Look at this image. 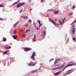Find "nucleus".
<instances>
[{"label": "nucleus", "instance_id": "1", "mask_svg": "<svg viewBox=\"0 0 76 76\" xmlns=\"http://www.w3.org/2000/svg\"><path fill=\"white\" fill-rule=\"evenodd\" d=\"M48 19L50 22L52 23L53 24H54L55 26H56V25L57 26L58 25V24H57L56 23V22H55L54 20H52L51 18H49Z\"/></svg>", "mask_w": 76, "mask_h": 76}, {"label": "nucleus", "instance_id": "2", "mask_svg": "<svg viewBox=\"0 0 76 76\" xmlns=\"http://www.w3.org/2000/svg\"><path fill=\"white\" fill-rule=\"evenodd\" d=\"M35 52H34L32 53L31 58L33 60H35V59L34 56H35Z\"/></svg>", "mask_w": 76, "mask_h": 76}, {"label": "nucleus", "instance_id": "3", "mask_svg": "<svg viewBox=\"0 0 76 76\" xmlns=\"http://www.w3.org/2000/svg\"><path fill=\"white\" fill-rule=\"evenodd\" d=\"M65 63L64 62V64H63V65H62L61 66H60L59 67H57V68H53V69H61V68H63L64 66H65Z\"/></svg>", "mask_w": 76, "mask_h": 76}, {"label": "nucleus", "instance_id": "4", "mask_svg": "<svg viewBox=\"0 0 76 76\" xmlns=\"http://www.w3.org/2000/svg\"><path fill=\"white\" fill-rule=\"evenodd\" d=\"M25 2H23L22 3H19L17 5V8H19V7H20L21 6H23L25 4Z\"/></svg>", "mask_w": 76, "mask_h": 76}, {"label": "nucleus", "instance_id": "5", "mask_svg": "<svg viewBox=\"0 0 76 76\" xmlns=\"http://www.w3.org/2000/svg\"><path fill=\"white\" fill-rule=\"evenodd\" d=\"M73 70L72 69H69V70H68V71L67 72V73L66 74H65L66 75H68V74H71V73H72L73 72Z\"/></svg>", "mask_w": 76, "mask_h": 76}, {"label": "nucleus", "instance_id": "6", "mask_svg": "<svg viewBox=\"0 0 76 76\" xmlns=\"http://www.w3.org/2000/svg\"><path fill=\"white\" fill-rule=\"evenodd\" d=\"M24 50L25 51H29V50H31L32 49L30 48L26 47L24 48Z\"/></svg>", "mask_w": 76, "mask_h": 76}, {"label": "nucleus", "instance_id": "7", "mask_svg": "<svg viewBox=\"0 0 76 76\" xmlns=\"http://www.w3.org/2000/svg\"><path fill=\"white\" fill-rule=\"evenodd\" d=\"M35 63L32 61H31L30 62H29L28 64V66H35Z\"/></svg>", "mask_w": 76, "mask_h": 76}, {"label": "nucleus", "instance_id": "8", "mask_svg": "<svg viewBox=\"0 0 76 76\" xmlns=\"http://www.w3.org/2000/svg\"><path fill=\"white\" fill-rule=\"evenodd\" d=\"M73 65V64H68V65H66V66H65L63 69H62V71H64V69H66V68H67V67H68V66H71V65Z\"/></svg>", "mask_w": 76, "mask_h": 76}, {"label": "nucleus", "instance_id": "9", "mask_svg": "<svg viewBox=\"0 0 76 76\" xmlns=\"http://www.w3.org/2000/svg\"><path fill=\"white\" fill-rule=\"evenodd\" d=\"M73 62H74L73 61H70V62H69V64H72V65H71V66L76 65V63H73Z\"/></svg>", "mask_w": 76, "mask_h": 76}, {"label": "nucleus", "instance_id": "10", "mask_svg": "<svg viewBox=\"0 0 76 76\" xmlns=\"http://www.w3.org/2000/svg\"><path fill=\"white\" fill-rule=\"evenodd\" d=\"M61 72V71H59L58 72H57L55 73L54 74L55 75H58Z\"/></svg>", "mask_w": 76, "mask_h": 76}, {"label": "nucleus", "instance_id": "11", "mask_svg": "<svg viewBox=\"0 0 76 76\" xmlns=\"http://www.w3.org/2000/svg\"><path fill=\"white\" fill-rule=\"evenodd\" d=\"M76 28L74 27L72 30V32L73 34H75V31Z\"/></svg>", "mask_w": 76, "mask_h": 76}, {"label": "nucleus", "instance_id": "12", "mask_svg": "<svg viewBox=\"0 0 76 76\" xmlns=\"http://www.w3.org/2000/svg\"><path fill=\"white\" fill-rule=\"evenodd\" d=\"M17 35H16L15 36V35H13V38L14 39H17Z\"/></svg>", "mask_w": 76, "mask_h": 76}, {"label": "nucleus", "instance_id": "13", "mask_svg": "<svg viewBox=\"0 0 76 76\" xmlns=\"http://www.w3.org/2000/svg\"><path fill=\"white\" fill-rule=\"evenodd\" d=\"M22 18H23V19H27L28 18V17L27 16L24 17V15H23V16H22Z\"/></svg>", "mask_w": 76, "mask_h": 76}, {"label": "nucleus", "instance_id": "14", "mask_svg": "<svg viewBox=\"0 0 76 76\" xmlns=\"http://www.w3.org/2000/svg\"><path fill=\"white\" fill-rule=\"evenodd\" d=\"M58 12H59L58 11H54L55 14H57Z\"/></svg>", "mask_w": 76, "mask_h": 76}, {"label": "nucleus", "instance_id": "15", "mask_svg": "<svg viewBox=\"0 0 76 76\" xmlns=\"http://www.w3.org/2000/svg\"><path fill=\"white\" fill-rule=\"evenodd\" d=\"M9 52V50H6V51H5V52H4L3 53L4 54H7V53H8Z\"/></svg>", "mask_w": 76, "mask_h": 76}, {"label": "nucleus", "instance_id": "16", "mask_svg": "<svg viewBox=\"0 0 76 76\" xmlns=\"http://www.w3.org/2000/svg\"><path fill=\"white\" fill-rule=\"evenodd\" d=\"M43 34H44V35H42L43 37H45V34H46V32H45V31H43Z\"/></svg>", "mask_w": 76, "mask_h": 76}, {"label": "nucleus", "instance_id": "17", "mask_svg": "<svg viewBox=\"0 0 76 76\" xmlns=\"http://www.w3.org/2000/svg\"><path fill=\"white\" fill-rule=\"evenodd\" d=\"M11 48V46H9V47H8H8H5V49H10Z\"/></svg>", "mask_w": 76, "mask_h": 76}, {"label": "nucleus", "instance_id": "18", "mask_svg": "<svg viewBox=\"0 0 76 76\" xmlns=\"http://www.w3.org/2000/svg\"><path fill=\"white\" fill-rule=\"evenodd\" d=\"M18 22H17L16 23H15V24L14 25V27H16V25H17V24H18Z\"/></svg>", "mask_w": 76, "mask_h": 76}, {"label": "nucleus", "instance_id": "19", "mask_svg": "<svg viewBox=\"0 0 76 76\" xmlns=\"http://www.w3.org/2000/svg\"><path fill=\"white\" fill-rule=\"evenodd\" d=\"M36 37V36L35 35L34 36V39H33V40L34 41V42H35V41H36V39H35Z\"/></svg>", "mask_w": 76, "mask_h": 76}, {"label": "nucleus", "instance_id": "20", "mask_svg": "<svg viewBox=\"0 0 76 76\" xmlns=\"http://www.w3.org/2000/svg\"><path fill=\"white\" fill-rule=\"evenodd\" d=\"M76 20H75V21H74L73 23H71V24H70V25H72V24H74V23H76Z\"/></svg>", "mask_w": 76, "mask_h": 76}, {"label": "nucleus", "instance_id": "21", "mask_svg": "<svg viewBox=\"0 0 76 76\" xmlns=\"http://www.w3.org/2000/svg\"><path fill=\"white\" fill-rule=\"evenodd\" d=\"M7 40L6 38H3V41L4 42H5Z\"/></svg>", "mask_w": 76, "mask_h": 76}, {"label": "nucleus", "instance_id": "22", "mask_svg": "<svg viewBox=\"0 0 76 76\" xmlns=\"http://www.w3.org/2000/svg\"><path fill=\"white\" fill-rule=\"evenodd\" d=\"M4 4H0V7H4Z\"/></svg>", "mask_w": 76, "mask_h": 76}, {"label": "nucleus", "instance_id": "23", "mask_svg": "<svg viewBox=\"0 0 76 76\" xmlns=\"http://www.w3.org/2000/svg\"><path fill=\"white\" fill-rule=\"evenodd\" d=\"M57 62H58L57 59L55 61V62H54V64H56V63H57Z\"/></svg>", "mask_w": 76, "mask_h": 76}, {"label": "nucleus", "instance_id": "24", "mask_svg": "<svg viewBox=\"0 0 76 76\" xmlns=\"http://www.w3.org/2000/svg\"><path fill=\"white\" fill-rule=\"evenodd\" d=\"M38 71H33L31 72V73H34V72H37Z\"/></svg>", "mask_w": 76, "mask_h": 76}, {"label": "nucleus", "instance_id": "25", "mask_svg": "<svg viewBox=\"0 0 76 76\" xmlns=\"http://www.w3.org/2000/svg\"><path fill=\"white\" fill-rule=\"evenodd\" d=\"M57 62H58V61H60L61 60V59L60 58H59L58 59H57Z\"/></svg>", "mask_w": 76, "mask_h": 76}, {"label": "nucleus", "instance_id": "26", "mask_svg": "<svg viewBox=\"0 0 76 76\" xmlns=\"http://www.w3.org/2000/svg\"><path fill=\"white\" fill-rule=\"evenodd\" d=\"M31 30L30 29H28V30H27L26 31V33H27L28 31H30Z\"/></svg>", "mask_w": 76, "mask_h": 76}, {"label": "nucleus", "instance_id": "27", "mask_svg": "<svg viewBox=\"0 0 76 76\" xmlns=\"http://www.w3.org/2000/svg\"><path fill=\"white\" fill-rule=\"evenodd\" d=\"M59 22L60 23V25H61L62 24V22L60 20H59Z\"/></svg>", "mask_w": 76, "mask_h": 76}, {"label": "nucleus", "instance_id": "28", "mask_svg": "<svg viewBox=\"0 0 76 76\" xmlns=\"http://www.w3.org/2000/svg\"><path fill=\"white\" fill-rule=\"evenodd\" d=\"M65 19H66V18H64V19H63L62 20V22H63V23H64V21H65Z\"/></svg>", "mask_w": 76, "mask_h": 76}, {"label": "nucleus", "instance_id": "29", "mask_svg": "<svg viewBox=\"0 0 76 76\" xmlns=\"http://www.w3.org/2000/svg\"><path fill=\"white\" fill-rule=\"evenodd\" d=\"M73 40L74 41H75V40H76V38L75 37H73Z\"/></svg>", "mask_w": 76, "mask_h": 76}, {"label": "nucleus", "instance_id": "30", "mask_svg": "<svg viewBox=\"0 0 76 76\" xmlns=\"http://www.w3.org/2000/svg\"><path fill=\"white\" fill-rule=\"evenodd\" d=\"M28 22L29 23H31V20H29Z\"/></svg>", "mask_w": 76, "mask_h": 76}, {"label": "nucleus", "instance_id": "31", "mask_svg": "<svg viewBox=\"0 0 76 76\" xmlns=\"http://www.w3.org/2000/svg\"><path fill=\"white\" fill-rule=\"evenodd\" d=\"M16 4H17V2H15L12 5H15Z\"/></svg>", "mask_w": 76, "mask_h": 76}, {"label": "nucleus", "instance_id": "32", "mask_svg": "<svg viewBox=\"0 0 76 76\" xmlns=\"http://www.w3.org/2000/svg\"><path fill=\"white\" fill-rule=\"evenodd\" d=\"M73 12H71V13H70L69 14V15H73Z\"/></svg>", "mask_w": 76, "mask_h": 76}, {"label": "nucleus", "instance_id": "33", "mask_svg": "<svg viewBox=\"0 0 76 76\" xmlns=\"http://www.w3.org/2000/svg\"><path fill=\"white\" fill-rule=\"evenodd\" d=\"M33 24H34V25H35L34 26L35 27H36V23H35V22H34Z\"/></svg>", "mask_w": 76, "mask_h": 76}, {"label": "nucleus", "instance_id": "34", "mask_svg": "<svg viewBox=\"0 0 76 76\" xmlns=\"http://www.w3.org/2000/svg\"><path fill=\"white\" fill-rule=\"evenodd\" d=\"M42 23H40V26H39V27H40V26H42Z\"/></svg>", "mask_w": 76, "mask_h": 76}, {"label": "nucleus", "instance_id": "35", "mask_svg": "<svg viewBox=\"0 0 76 76\" xmlns=\"http://www.w3.org/2000/svg\"><path fill=\"white\" fill-rule=\"evenodd\" d=\"M38 23H39V24L40 25V23H41V21H39V20H38Z\"/></svg>", "mask_w": 76, "mask_h": 76}, {"label": "nucleus", "instance_id": "36", "mask_svg": "<svg viewBox=\"0 0 76 76\" xmlns=\"http://www.w3.org/2000/svg\"><path fill=\"white\" fill-rule=\"evenodd\" d=\"M22 11H23V10H20V13H21V12H22Z\"/></svg>", "mask_w": 76, "mask_h": 76}, {"label": "nucleus", "instance_id": "37", "mask_svg": "<svg viewBox=\"0 0 76 76\" xmlns=\"http://www.w3.org/2000/svg\"><path fill=\"white\" fill-rule=\"evenodd\" d=\"M75 6H73L72 7V8H73L74 9V8H75Z\"/></svg>", "mask_w": 76, "mask_h": 76}, {"label": "nucleus", "instance_id": "38", "mask_svg": "<svg viewBox=\"0 0 76 76\" xmlns=\"http://www.w3.org/2000/svg\"><path fill=\"white\" fill-rule=\"evenodd\" d=\"M3 18H0V20H3Z\"/></svg>", "mask_w": 76, "mask_h": 76}, {"label": "nucleus", "instance_id": "39", "mask_svg": "<svg viewBox=\"0 0 76 76\" xmlns=\"http://www.w3.org/2000/svg\"><path fill=\"white\" fill-rule=\"evenodd\" d=\"M20 0H18V1H17V4L18 3V2H20Z\"/></svg>", "mask_w": 76, "mask_h": 76}, {"label": "nucleus", "instance_id": "40", "mask_svg": "<svg viewBox=\"0 0 76 76\" xmlns=\"http://www.w3.org/2000/svg\"><path fill=\"white\" fill-rule=\"evenodd\" d=\"M50 10L51 11H54V10H49L48 11H50Z\"/></svg>", "mask_w": 76, "mask_h": 76}, {"label": "nucleus", "instance_id": "41", "mask_svg": "<svg viewBox=\"0 0 76 76\" xmlns=\"http://www.w3.org/2000/svg\"><path fill=\"white\" fill-rule=\"evenodd\" d=\"M20 31L21 32H23V29H22L21 30H20Z\"/></svg>", "mask_w": 76, "mask_h": 76}, {"label": "nucleus", "instance_id": "42", "mask_svg": "<svg viewBox=\"0 0 76 76\" xmlns=\"http://www.w3.org/2000/svg\"><path fill=\"white\" fill-rule=\"evenodd\" d=\"M53 60H54V58H53L52 59H51L50 60V61H53Z\"/></svg>", "mask_w": 76, "mask_h": 76}, {"label": "nucleus", "instance_id": "43", "mask_svg": "<svg viewBox=\"0 0 76 76\" xmlns=\"http://www.w3.org/2000/svg\"><path fill=\"white\" fill-rule=\"evenodd\" d=\"M28 24H26V27H27L28 26Z\"/></svg>", "mask_w": 76, "mask_h": 76}, {"label": "nucleus", "instance_id": "44", "mask_svg": "<svg viewBox=\"0 0 76 76\" xmlns=\"http://www.w3.org/2000/svg\"><path fill=\"white\" fill-rule=\"evenodd\" d=\"M72 27H75V25H72Z\"/></svg>", "mask_w": 76, "mask_h": 76}, {"label": "nucleus", "instance_id": "45", "mask_svg": "<svg viewBox=\"0 0 76 76\" xmlns=\"http://www.w3.org/2000/svg\"><path fill=\"white\" fill-rule=\"evenodd\" d=\"M22 36L23 37H25V35H22Z\"/></svg>", "mask_w": 76, "mask_h": 76}, {"label": "nucleus", "instance_id": "46", "mask_svg": "<svg viewBox=\"0 0 76 76\" xmlns=\"http://www.w3.org/2000/svg\"><path fill=\"white\" fill-rule=\"evenodd\" d=\"M33 9H31V10H30V11H32V10Z\"/></svg>", "mask_w": 76, "mask_h": 76}, {"label": "nucleus", "instance_id": "47", "mask_svg": "<svg viewBox=\"0 0 76 76\" xmlns=\"http://www.w3.org/2000/svg\"><path fill=\"white\" fill-rule=\"evenodd\" d=\"M43 64H40V65H43Z\"/></svg>", "mask_w": 76, "mask_h": 76}, {"label": "nucleus", "instance_id": "48", "mask_svg": "<svg viewBox=\"0 0 76 76\" xmlns=\"http://www.w3.org/2000/svg\"><path fill=\"white\" fill-rule=\"evenodd\" d=\"M37 30H38V27H37Z\"/></svg>", "mask_w": 76, "mask_h": 76}, {"label": "nucleus", "instance_id": "49", "mask_svg": "<svg viewBox=\"0 0 76 76\" xmlns=\"http://www.w3.org/2000/svg\"><path fill=\"white\" fill-rule=\"evenodd\" d=\"M44 1V0H41V1Z\"/></svg>", "mask_w": 76, "mask_h": 76}, {"label": "nucleus", "instance_id": "50", "mask_svg": "<svg viewBox=\"0 0 76 76\" xmlns=\"http://www.w3.org/2000/svg\"><path fill=\"white\" fill-rule=\"evenodd\" d=\"M12 0H9L10 1H12Z\"/></svg>", "mask_w": 76, "mask_h": 76}, {"label": "nucleus", "instance_id": "51", "mask_svg": "<svg viewBox=\"0 0 76 76\" xmlns=\"http://www.w3.org/2000/svg\"><path fill=\"white\" fill-rule=\"evenodd\" d=\"M41 68V67H40L39 68V69H40Z\"/></svg>", "mask_w": 76, "mask_h": 76}, {"label": "nucleus", "instance_id": "52", "mask_svg": "<svg viewBox=\"0 0 76 76\" xmlns=\"http://www.w3.org/2000/svg\"><path fill=\"white\" fill-rule=\"evenodd\" d=\"M47 16H48V15H47Z\"/></svg>", "mask_w": 76, "mask_h": 76}, {"label": "nucleus", "instance_id": "53", "mask_svg": "<svg viewBox=\"0 0 76 76\" xmlns=\"http://www.w3.org/2000/svg\"><path fill=\"white\" fill-rule=\"evenodd\" d=\"M57 20L56 19V20Z\"/></svg>", "mask_w": 76, "mask_h": 76}]
</instances>
